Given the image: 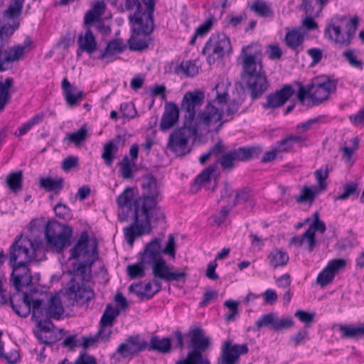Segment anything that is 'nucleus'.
<instances>
[{
  "label": "nucleus",
  "instance_id": "obj_22",
  "mask_svg": "<svg viewBox=\"0 0 364 364\" xmlns=\"http://www.w3.org/2000/svg\"><path fill=\"white\" fill-rule=\"evenodd\" d=\"M179 109L174 102L166 103L162 114L160 129L166 132L172 128L178 121Z\"/></svg>",
  "mask_w": 364,
  "mask_h": 364
},
{
  "label": "nucleus",
  "instance_id": "obj_52",
  "mask_svg": "<svg viewBox=\"0 0 364 364\" xmlns=\"http://www.w3.org/2000/svg\"><path fill=\"white\" fill-rule=\"evenodd\" d=\"M32 318L34 319L37 322L38 327L44 332H50L53 331L54 328V325L53 322L50 321L52 317L48 316H42L38 317L37 316H33V313L32 312Z\"/></svg>",
  "mask_w": 364,
  "mask_h": 364
},
{
  "label": "nucleus",
  "instance_id": "obj_37",
  "mask_svg": "<svg viewBox=\"0 0 364 364\" xmlns=\"http://www.w3.org/2000/svg\"><path fill=\"white\" fill-rule=\"evenodd\" d=\"M339 331L343 338L358 340L364 337V325L358 326L340 325Z\"/></svg>",
  "mask_w": 364,
  "mask_h": 364
},
{
  "label": "nucleus",
  "instance_id": "obj_41",
  "mask_svg": "<svg viewBox=\"0 0 364 364\" xmlns=\"http://www.w3.org/2000/svg\"><path fill=\"white\" fill-rule=\"evenodd\" d=\"M238 204H246L245 208H252L254 207L255 201L247 189L242 188L236 191L235 198L230 205V208Z\"/></svg>",
  "mask_w": 364,
  "mask_h": 364
},
{
  "label": "nucleus",
  "instance_id": "obj_32",
  "mask_svg": "<svg viewBox=\"0 0 364 364\" xmlns=\"http://www.w3.org/2000/svg\"><path fill=\"white\" fill-rule=\"evenodd\" d=\"M23 294V305L18 306L14 304L11 297H10L9 301L11 306L14 312L20 317L25 318L28 316L31 312H32V302L34 299H31L30 296L26 292H24Z\"/></svg>",
  "mask_w": 364,
  "mask_h": 364
},
{
  "label": "nucleus",
  "instance_id": "obj_38",
  "mask_svg": "<svg viewBox=\"0 0 364 364\" xmlns=\"http://www.w3.org/2000/svg\"><path fill=\"white\" fill-rule=\"evenodd\" d=\"M322 192L323 191L318 189L316 186L314 187H309L305 186L302 188L301 194L296 196L295 199L298 203H312L316 197Z\"/></svg>",
  "mask_w": 364,
  "mask_h": 364
},
{
  "label": "nucleus",
  "instance_id": "obj_30",
  "mask_svg": "<svg viewBox=\"0 0 364 364\" xmlns=\"http://www.w3.org/2000/svg\"><path fill=\"white\" fill-rule=\"evenodd\" d=\"M304 41V36L299 29L289 31L284 37V42L287 46L299 53V48L301 47Z\"/></svg>",
  "mask_w": 364,
  "mask_h": 364
},
{
  "label": "nucleus",
  "instance_id": "obj_34",
  "mask_svg": "<svg viewBox=\"0 0 364 364\" xmlns=\"http://www.w3.org/2000/svg\"><path fill=\"white\" fill-rule=\"evenodd\" d=\"M124 6L127 11L136 9L135 12L129 16V20L134 27L139 26L141 23V10L142 9L139 0H125Z\"/></svg>",
  "mask_w": 364,
  "mask_h": 364
},
{
  "label": "nucleus",
  "instance_id": "obj_35",
  "mask_svg": "<svg viewBox=\"0 0 364 364\" xmlns=\"http://www.w3.org/2000/svg\"><path fill=\"white\" fill-rule=\"evenodd\" d=\"M105 10V4L103 1H98L95 2L93 6L85 15V26H87L95 21H97L104 14Z\"/></svg>",
  "mask_w": 364,
  "mask_h": 364
},
{
  "label": "nucleus",
  "instance_id": "obj_57",
  "mask_svg": "<svg viewBox=\"0 0 364 364\" xmlns=\"http://www.w3.org/2000/svg\"><path fill=\"white\" fill-rule=\"evenodd\" d=\"M346 264L347 262L345 259L336 258L330 260L326 267L335 276L336 273L346 267Z\"/></svg>",
  "mask_w": 364,
  "mask_h": 364
},
{
  "label": "nucleus",
  "instance_id": "obj_39",
  "mask_svg": "<svg viewBox=\"0 0 364 364\" xmlns=\"http://www.w3.org/2000/svg\"><path fill=\"white\" fill-rule=\"evenodd\" d=\"M94 262L95 259L80 263L77 268L73 271L74 277L73 278H74L75 280L78 279L82 283L85 281H88L90 278V267Z\"/></svg>",
  "mask_w": 364,
  "mask_h": 364
},
{
  "label": "nucleus",
  "instance_id": "obj_8",
  "mask_svg": "<svg viewBox=\"0 0 364 364\" xmlns=\"http://www.w3.org/2000/svg\"><path fill=\"white\" fill-rule=\"evenodd\" d=\"M72 236L73 229L70 226L50 222L46 226L45 237L47 245L58 253L61 252L64 247L70 245Z\"/></svg>",
  "mask_w": 364,
  "mask_h": 364
},
{
  "label": "nucleus",
  "instance_id": "obj_36",
  "mask_svg": "<svg viewBox=\"0 0 364 364\" xmlns=\"http://www.w3.org/2000/svg\"><path fill=\"white\" fill-rule=\"evenodd\" d=\"M268 259L269 265L274 269H276L277 267H284L289 262V257L286 252L274 249L269 252Z\"/></svg>",
  "mask_w": 364,
  "mask_h": 364
},
{
  "label": "nucleus",
  "instance_id": "obj_23",
  "mask_svg": "<svg viewBox=\"0 0 364 364\" xmlns=\"http://www.w3.org/2000/svg\"><path fill=\"white\" fill-rule=\"evenodd\" d=\"M61 87L65 101L70 107L75 106L82 100L83 92L80 90L75 85L71 84L66 77L63 79Z\"/></svg>",
  "mask_w": 364,
  "mask_h": 364
},
{
  "label": "nucleus",
  "instance_id": "obj_33",
  "mask_svg": "<svg viewBox=\"0 0 364 364\" xmlns=\"http://www.w3.org/2000/svg\"><path fill=\"white\" fill-rule=\"evenodd\" d=\"M126 45L124 43L122 40H112L107 43L105 50L102 51L98 58L100 60H103L108 57L119 54L122 53L126 48Z\"/></svg>",
  "mask_w": 364,
  "mask_h": 364
},
{
  "label": "nucleus",
  "instance_id": "obj_51",
  "mask_svg": "<svg viewBox=\"0 0 364 364\" xmlns=\"http://www.w3.org/2000/svg\"><path fill=\"white\" fill-rule=\"evenodd\" d=\"M87 135V128L85 126H83L77 132L68 134L66 138L70 142L75 144V145H78L86 139Z\"/></svg>",
  "mask_w": 364,
  "mask_h": 364
},
{
  "label": "nucleus",
  "instance_id": "obj_25",
  "mask_svg": "<svg viewBox=\"0 0 364 364\" xmlns=\"http://www.w3.org/2000/svg\"><path fill=\"white\" fill-rule=\"evenodd\" d=\"M193 350L202 352L205 350L210 345V338L205 336L203 329L200 327L191 329L189 331Z\"/></svg>",
  "mask_w": 364,
  "mask_h": 364
},
{
  "label": "nucleus",
  "instance_id": "obj_3",
  "mask_svg": "<svg viewBox=\"0 0 364 364\" xmlns=\"http://www.w3.org/2000/svg\"><path fill=\"white\" fill-rule=\"evenodd\" d=\"M140 259L146 267L152 269L154 277H159L166 282L185 279L187 273L185 271L172 272L162 255L161 240L154 237L149 242L140 253Z\"/></svg>",
  "mask_w": 364,
  "mask_h": 364
},
{
  "label": "nucleus",
  "instance_id": "obj_46",
  "mask_svg": "<svg viewBox=\"0 0 364 364\" xmlns=\"http://www.w3.org/2000/svg\"><path fill=\"white\" fill-rule=\"evenodd\" d=\"M326 225L322 220L314 221L305 231V236L310 237V252L313 250L315 246V232L318 231L323 233L326 231Z\"/></svg>",
  "mask_w": 364,
  "mask_h": 364
},
{
  "label": "nucleus",
  "instance_id": "obj_42",
  "mask_svg": "<svg viewBox=\"0 0 364 364\" xmlns=\"http://www.w3.org/2000/svg\"><path fill=\"white\" fill-rule=\"evenodd\" d=\"M119 314V309H114L111 304H107L100 319V326L112 327L115 318Z\"/></svg>",
  "mask_w": 364,
  "mask_h": 364
},
{
  "label": "nucleus",
  "instance_id": "obj_12",
  "mask_svg": "<svg viewBox=\"0 0 364 364\" xmlns=\"http://www.w3.org/2000/svg\"><path fill=\"white\" fill-rule=\"evenodd\" d=\"M205 99L204 92L200 90L186 92L182 99L181 110L185 112L184 124L196 126V109L200 107Z\"/></svg>",
  "mask_w": 364,
  "mask_h": 364
},
{
  "label": "nucleus",
  "instance_id": "obj_20",
  "mask_svg": "<svg viewBox=\"0 0 364 364\" xmlns=\"http://www.w3.org/2000/svg\"><path fill=\"white\" fill-rule=\"evenodd\" d=\"M216 165H210L198 175L191 188L192 192L198 191L202 186L206 190H210L212 192L215 191L218 182L216 178H212V176L216 171Z\"/></svg>",
  "mask_w": 364,
  "mask_h": 364
},
{
  "label": "nucleus",
  "instance_id": "obj_4",
  "mask_svg": "<svg viewBox=\"0 0 364 364\" xmlns=\"http://www.w3.org/2000/svg\"><path fill=\"white\" fill-rule=\"evenodd\" d=\"M248 48L247 46L242 50L241 55H243L242 68L244 71L242 79L247 85L251 98L256 100L267 90L269 83L267 79L261 60H257L255 55L247 54L246 50Z\"/></svg>",
  "mask_w": 364,
  "mask_h": 364
},
{
  "label": "nucleus",
  "instance_id": "obj_62",
  "mask_svg": "<svg viewBox=\"0 0 364 364\" xmlns=\"http://www.w3.org/2000/svg\"><path fill=\"white\" fill-rule=\"evenodd\" d=\"M224 306L230 311V314L225 315V320L227 321H233L238 314V303L233 300H227L225 301Z\"/></svg>",
  "mask_w": 364,
  "mask_h": 364
},
{
  "label": "nucleus",
  "instance_id": "obj_44",
  "mask_svg": "<svg viewBox=\"0 0 364 364\" xmlns=\"http://www.w3.org/2000/svg\"><path fill=\"white\" fill-rule=\"evenodd\" d=\"M277 314L271 312L269 314H263L255 323L252 328L255 331H259L262 328L269 327L274 330V326L276 323Z\"/></svg>",
  "mask_w": 364,
  "mask_h": 364
},
{
  "label": "nucleus",
  "instance_id": "obj_6",
  "mask_svg": "<svg viewBox=\"0 0 364 364\" xmlns=\"http://www.w3.org/2000/svg\"><path fill=\"white\" fill-rule=\"evenodd\" d=\"M336 89L335 81L328 76H321L314 79L307 89L301 85L297 91V99L302 105L309 107L318 105L327 100L330 94Z\"/></svg>",
  "mask_w": 364,
  "mask_h": 364
},
{
  "label": "nucleus",
  "instance_id": "obj_48",
  "mask_svg": "<svg viewBox=\"0 0 364 364\" xmlns=\"http://www.w3.org/2000/svg\"><path fill=\"white\" fill-rule=\"evenodd\" d=\"M40 186L47 191H59L63 187V179H53L51 178H41Z\"/></svg>",
  "mask_w": 364,
  "mask_h": 364
},
{
  "label": "nucleus",
  "instance_id": "obj_40",
  "mask_svg": "<svg viewBox=\"0 0 364 364\" xmlns=\"http://www.w3.org/2000/svg\"><path fill=\"white\" fill-rule=\"evenodd\" d=\"M251 11L263 18L272 17L274 11L270 5L263 0H255L250 6Z\"/></svg>",
  "mask_w": 364,
  "mask_h": 364
},
{
  "label": "nucleus",
  "instance_id": "obj_5",
  "mask_svg": "<svg viewBox=\"0 0 364 364\" xmlns=\"http://www.w3.org/2000/svg\"><path fill=\"white\" fill-rule=\"evenodd\" d=\"M45 259V245L38 239L31 240L21 235L9 249V265L32 261L40 262Z\"/></svg>",
  "mask_w": 364,
  "mask_h": 364
},
{
  "label": "nucleus",
  "instance_id": "obj_55",
  "mask_svg": "<svg viewBox=\"0 0 364 364\" xmlns=\"http://www.w3.org/2000/svg\"><path fill=\"white\" fill-rule=\"evenodd\" d=\"M14 33L12 27L0 26V55L3 54L5 47L9 43V38Z\"/></svg>",
  "mask_w": 364,
  "mask_h": 364
},
{
  "label": "nucleus",
  "instance_id": "obj_43",
  "mask_svg": "<svg viewBox=\"0 0 364 364\" xmlns=\"http://www.w3.org/2000/svg\"><path fill=\"white\" fill-rule=\"evenodd\" d=\"M176 364H210V363L201 352L191 350L187 354L186 358L178 360Z\"/></svg>",
  "mask_w": 364,
  "mask_h": 364
},
{
  "label": "nucleus",
  "instance_id": "obj_29",
  "mask_svg": "<svg viewBox=\"0 0 364 364\" xmlns=\"http://www.w3.org/2000/svg\"><path fill=\"white\" fill-rule=\"evenodd\" d=\"M87 29L84 36H80L77 40L80 49L87 53H92L97 49V42L91 31L90 26H86Z\"/></svg>",
  "mask_w": 364,
  "mask_h": 364
},
{
  "label": "nucleus",
  "instance_id": "obj_31",
  "mask_svg": "<svg viewBox=\"0 0 364 364\" xmlns=\"http://www.w3.org/2000/svg\"><path fill=\"white\" fill-rule=\"evenodd\" d=\"M329 0H302L301 9L307 15L318 16Z\"/></svg>",
  "mask_w": 364,
  "mask_h": 364
},
{
  "label": "nucleus",
  "instance_id": "obj_45",
  "mask_svg": "<svg viewBox=\"0 0 364 364\" xmlns=\"http://www.w3.org/2000/svg\"><path fill=\"white\" fill-rule=\"evenodd\" d=\"M13 85L11 77L5 78L4 82H0V110H3L10 100L9 90Z\"/></svg>",
  "mask_w": 364,
  "mask_h": 364
},
{
  "label": "nucleus",
  "instance_id": "obj_28",
  "mask_svg": "<svg viewBox=\"0 0 364 364\" xmlns=\"http://www.w3.org/2000/svg\"><path fill=\"white\" fill-rule=\"evenodd\" d=\"M149 351L168 353L171 349V341L168 337L159 338L157 336L151 337L147 348Z\"/></svg>",
  "mask_w": 364,
  "mask_h": 364
},
{
  "label": "nucleus",
  "instance_id": "obj_27",
  "mask_svg": "<svg viewBox=\"0 0 364 364\" xmlns=\"http://www.w3.org/2000/svg\"><path fill=\"white\" fill-rule=\"evenodd\" d=\"M69 291L74 294L77 300H81L83 302L90 301L94 296V293L90 289L84 287L83 284H80L75 282L74 278L70 279Z\"/></svg>",
  "mask_w": 364,
  "mask_h": 364
},
{
  "label": "nucleus",
  "instance_id": "obj_2",
  "mask_svg": "<svg viewBox=\"0 0 364 364\" xmlns=\"http://www.w3.org/2000/svg\"><path fill=\"white\" fill-rule=\"evenodd\" d=\"M230 84L218 83L208 94L209 101L204 109L197 115L196 127L203 125L211 131L218 132L226 121H223L224 106L229 100Z\"/></svg>",
  "mask_w": 364,
  "mask_h": 364
},
{
  "label": "nucleus",
  "instance_id": "obj_63",
  "mask_svg": "<svg viewBox=\"0 0 364 364\" xmlns=\"http://www.w3.org/2000/svg\"><path fill=\"white\" fill-rule=\"evenodd\" d=\"M168 255L171 258L174 259L176 256V244L175 239L172 234L168 237V240L164 249H162V254Z\"/></svg>",
  "mask_w": 364,
  "mask_h": 364
},
{
  "label": "nucleus",
  "instance_id": "obj_7",
  "mask_svg": "<svg viewBox=\"0 0 364 364\" xmlns=\"http://www.w3.org/2000/svg\"><path fill=\"white\" fill-rule=\"evenodd\" d=\"M358 16L348 19L346 16L336 15L327 23L324 30L325 36L336 44L348 46L351 43L358 28Z\"/></svg>",
  "mask_w": 364,
  "mask_h": 364
},
{
  "label": "nucleus",
  "instance_id": "obj_17",
  "mask_svg": "<svg viewBox=\"0 0 364 364\" xmlns=\"http://www.w3.org/2000/svg\"><path fill=\"white\" fill-rule=\"evenodd\" d=\"M146 6V11L141 10V23L139 26L133 27V32L136 34H150L154 28V11L155 8V0H142Z\"/></svg>",
  "mask_w": 364,
  "mask_h": 364
},
{
  "label": "nucleus",
  "instance_id": "obj_61",
  "mask_svg": "<svg viewBox=\"0 0 364 364\" xmlns=\"http://www.w3.org/2000/svg\"><path fill=\"white\" fill-rule=\"evenodd\" d=\"M79 164V159L75 156H68L61 163V168L65 172H69Z\"/></svg>",
  "mask_w": 364,
  "mask_h": 364
},
{
  "label": "nucleus",
  "instance_id": "obj_10",
  "mask_svg": "<svg viewBox=\"0 0 364 364\" xmlns=\"http://www.w3.org/2000/svg\"><path fill=\"white\" fill-rule=\"evenodd\" d=\"M232 51L229 38L223 33H213L206 42L203 54H208L207 60L209 64L214 63L215 59L223 58Z\"/></svg>",
  "mask_w": 364,
  "mask_h": 364
},
{
  "label": "nucleus",
  "instance_id": "obj_1",
  "mask_svg": "<svg viewBox=\"0 0 364 364\" xmlns=\"http://www.w3.org/2000/svg\"><path fill=\"white\" fill-rule=\"evenodd\" d=\"M142 195L134 199V191L127 187L117 197V203L122 210L118 218L120 222H124L128 218V213H124L127 209L132 219V223L123 228L124 239L132 247L136 238L149 235L152 231L151 221L154 223H166V215L163 208L159 206L161 191L156 178L151 175L146 176L143 179Z\"/></svg>",
  "mask_w": 364,
  "mask_h": 364
},
{
  "label": "nucleus",
  "instance_id": "obj_58",
  "mask_svg": "<svg viewBox=\"0 0 364 364\" xmlns=\"http://www.w3.org/2000/svg\"><path fill=\"white\" fill-rule=\"evenodd\" d=\"M55 215L63 220H69L72 217L70 209L64 203H58L54 207Z\"/></svg>",
  "mask_w": 364,
  "mask_h": 364
},
{
  "label": "nucleus",
  "instance_id": "obj_50",
  "mask_svg": "<svg viewBox=\"0 0 364 364\" xmlns=\"http://www.w3.org/2000/svg\"><path fill=\"white\" fill-rule=\"evenodd\" d=\"M118 166H119V172L123 178L129 179L133 178L132 168L127 156L123 157L122 161L118 163Z\"/></svg>",
  "mask_w": 364,
  "mask_h": 364
},
{
  "label": "nucleus",
  "instance_id": "obj_13",
  "mask_svg": "<svg viewBox=\"0 0 364 364\" xmlns=\"http://www.w3.org/2000/svg\"><path fill=\"white\" fill-rule=\"evenodd\" d=\"M32 303L33 316L40 318L44 316L59 320L64 313V308L58 296H51L46 306H44L43 300L39 299H35Z\"/></svg>",
  "mask_w": 364,
  "mask_h": 364
},
{
  "label": "nucleus",
  "instance_id": "obj_60",
  "mask_svg": "<svg viewBox=\"0 0 364 364\" xmlns=\"http://www.w3.org/2000/svg\"><path fill=\"white\" fill-rule=\"evenodd\" d=\"M314 174H315V177L318 183V186H317V188L323 192L327 187L326 180L328 176V168L326 167V168L325 170H323V169L316 170L315 171Z\"/></svg>",
  "mask_w": 364,
  "mask_h": 364
},
{
  "label": "nucleus",
  "instance_id": "obj_9",
  "mask_svg": "<svg viewBox=\"0 0 364 364\" xmlns=\"http://www.w3.org/2000/svg\"><path fill=\"white\" fill-rule=\"evenodd\" d=\"M196 126H183L174 130L168 137L167 148L178 156H184L191 151L189 139L196 135Z\"/></svg>",
  "mask_w": 364,
  "mask_h": 364
},
{
  "label": "nucleus",
  "instance_id": "obj_21",
  "mask_svg": "<svg viewBox=\"0 0 364 364\" xmlns=\"http://www.w3.org/2000/svg\"><path fill=\"white\" fill-rule=\"evenodd\" d=\"M89 242V235L86 231L81 232L79 239L75 246L70 249V259H78L80 255H92L93 257L97 255V242L95 240L91 244V252L87 250Z\"/></svg>",
  "mask_w": 364,
  "mask_h": 364
},
{
  "label": "nucleus",
  "instance_id": "obj_16",
  "mask_svg": "<svg viewBox=\"0 0 364 364\" xmlns=\"http://www.w3.org/2000/svg\"><path fill=\"white\" fill-rule=\"evenodd\" d=\"M295 90L291 85H285L281 89L266 96V102L262 104L264 109L274 110L283 106L294 94Z\"/></svg>",
  "mask_w": 364,
  "mask_h": 364
},
{
  "label": "nucleus",
  "instance_id": "obj_19",
  "mask_svg": "<svg viewBox=\"0 0 364 364\" xmlns=\"http://www.w3.org/2000/svg\"><path fill=\"white\" fill-rule=\"evenodd\" d=\"M31 46V41L26 38L23 45H17L9 48V49H4L3 54L0 55V71L3 72L9 68L6 65V64L21 59L26 53V49Z\"/></svg>",
  "mask_w": 364,
  "mask_h": 364
},
{
  "label": "nucleus",
  "instance_id": "obj_18",
  "mask_svg": "<svg viewBox=\"0 0 364 364\" xmlns=\"http://www.w3.org/2000/svg\"><path fill=\"white\" fill-rule=\"evenodd\" d=\"M27 264L28 262H22L10 265L12 267L10 281L16 291H21L23 287L28 286L32 282V276Z\"/></svg>",
  "mask_w": 364,
  "mask_h": 364
},
{
  "label": "nucleus",
  "instance_id": "obj_49",
  "mask_svg": "<svg viewBox=\"0 0 364 364\" xmlns=\"http://www.w3.org/2000/svg\"><path fill=\"white\" fill-rule=\"evenodd\" d=\"M146 265L143 263L140 259V262L132 264H129L127 267L128 276L132 279L142 278L145 276V268Z\"/></svg>",
  "mask_w": 364,
  "mask_h": 364
},
{
  "label": "nucleus",
  "instance_id": "obj_47",
  "mask_svg": "<svg viewBox=\"0 0 364 364\" xmlns=\"http://www.w3.org/2000/svg\"><path fill=\"white\" fill-rule=\"evenodd\" d=\"M23 173L21 171L10 173L6 179L8 187L14 193L21 190Z\"/></svg>",
  "mask_w": 364,
  "mask_h": 364
},
{
  "label": "nucleus",
  "instance_id": "obj_14",
  "mask_svg": "<svg viewBox=\"0 0 364 364\" xmlns=\"http://www.w3.org/2000/svg\"><path fill=\"white\" fill-rule=\"evenodd\" d=\"M248 351L247 343L232 344V341L228 339L223 344L217 364H236L240 359V355H245Z\"/></svg>",
  "mask_w": 364,
  "mask_h": 364
},
{
  "label": "nucleus",
  "instance_id": "obj_26",
  "mask_svg": "<svg viewBox=\"0 0 364 364\" xmlns=\"http://www.w3.org/2000/svg\"><path fill=\"white\" fill-rule=\"evenodd\" d=\"M121 139L122 136L120 135H117L114 140L109 141L104 145L102 158L107 166H112L115 156L118 152V145Z\"/></svg>",
  "mask_w": 364,
  "mask_h": 364
},
{
  "label": "nucleus",
  "instance_id": "obj_59",
  "mask_svg": "<svg viewBox=\"0 0 364 364\" xmlns=\"http://www.w3.org/2000/svg\"><path fill=\"white\" fill-rule=\"evenodd\" d=\"M343 56L346 58L348 63L354 68L362 70L363 68V62L360 60H358L357 57L354 55V51L353 50H348L343 53Z\"/></svg>",
  "mask_w": 364,
  "mask_h": 364
},
{
  "label": "nucleus",
  "instance_id": "obj_56",
  "mask_svg": "<svg viewBox=\"0 0 364 364\" xmlns=\"http://www.w3.org/2000/svg\"><path fill=\"white\" fill-rule=\"evenodd\" d=\"M335 276L326 267L318 274L316 282L321 287H324L331 283Z\"/></svg>",
  "mask_w": 364,
  "mask_h": 364
},
{
  "label": "nucleus",
  "instance_id": "obj_24",
  "mask_svg": "<svg viewBox=\"0 0 364 364\" xmlns=\"http://www.w3.org/2000/svg\"><path fill=\"white\" fill-rule=\"evenodd\" d=\"M21 12L20 8L9 5L2 14L1 21L4 24L1 26L6 28L12 27L14 32L19 27Z\"/></svg>",
  "mask_w": 364,
  "mask_h": 364
},
{
  "label": "nucleus",
  "instance_id": "obj_54",
  "mask_svg": "<svg viewBox=\"0 0 364 364\" xmlns=\"http://www.w3.org/2000/svg\"><path fill=\"white\" fill-rule=\"evenodd\" d=\"M129 49L135 51H141L149 47V43L146 39L132 36L128 40Z\"/></svg>",
  "mask_w": 364,
  "mask_h": 364
},
{
  "label": "nucleus",
  "instance_id": "obj_64",
  "mask_svg": "<svg viewBox=\"0 0 364 364\" xmlns=\"http://www.w3.org/2000/svg\"><path fill=\"white\" fill-rule=\"evenodd\" d=\"M178 68L188 76H193L198 73V67L192 61L181 63Z\"/></svg>",
  "mask_w": 364,
  "mask_h": 364
},
{
  "label": "nucleus",
  "instance_id": "obj_11",
  "mask_svg": "<svg viewBox=\"0 0 364 364\" xmlns=\"http://www.w3.org/2000/svg\"><path fill=\"white\" fill-rule=\"evenodd\" d=\"M262 150L259 147H240L221 155L220 164L225 171H231L237 161H249L258 157Z\"/></svg>",
  "mask_w": 364,
  "mask_h": 364
},
{
  "label": "nucleus",
  "instance_id": "obj_53",
  "mask_svg": "<svg viewBox=\"0 0 364 364\" xmlns=\"http://www.w3.org/2000/svg\"><path fill=\"white\" fill-rule=\"evenodd\" d=\"M358 194H359V191H358L357 183H346L344 185L343 193L341 195L337 196L336 198V199L343 200H346L348 198L353 196H355L357 197L358 196Z\"/></svg>",
  "mask_w": 364,
  "mask_h": 364
},
{
  "label": "nucleus",
  "instance_id": "obj_15",
  "mask_svg": "<svg viewBox=\"0 0 364 364\" xmlns=\"http://www.w3.org/2000/svg\"><path fill=\"white\" fill-rule=\"evenodd\" d=\"M148 343L139 335L128 337L124 343L119 345L117 353L122 358H132L146 349Z\"/></svg>",
  "mask_w": 364,
  "mask_h": 364
}]
</instances>
